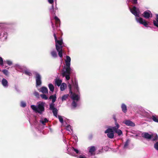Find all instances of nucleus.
<instances>
[{
	"mask_svg": "<svg viewBox=\"0 0 158 158\" xmlns=\"http://www.w3.org/2000/svg\"><path fill=\"white\" fill-rule=\"evenodd\" d=\"M68 86L70 89L69 93H70L71 98L73 101L72 106L74 107H75L77 106V102L79 99V96L78 94H77L72 93L71 89V85L70 84H69Z\"/></svg>",
	"mask_w": 158,
	"mask_h": 158,
	"instance_id": "423d86ee",
	"label": "nucleus"
},
{
	"mask_svg": "<svg viewBox=\"0 0 158 158\" xmlns=\"http://www.w3.org/2000/svg\"><path fill=\"white\" fill-rule=\"evenodd\" d=\"M58 118H59V119L60 122L61 123H63V117L60 115H58Z\"/></svg>",
	"mask_w": 158,
	"mask_h": 158,
	"instance_id": "7c9ffc66",
	"label": "nucleus"
},
{
	"mask_svg": "<svg viewBox=\"0 0 158 158\" xmlns=\"http://www.w3.org/2000/svg\"><path fill=\"white\" fill-rule=\"evenodd\" d=\"M34 94V95L36 97H38L39 96V94L38 92H35Z\"/></svg>",
	"mask_w": 158,
	"mask_h": 158,
	"instance_id": "ea45409f",
	"label": "nucleus"
},
{
	"mask_svg": "<svg viewBox=\"0 0 158 158\" xmlns=\"http://www.w3.org/2000/svg\"><path fill=\"white\" fill-rule=\"evenodd\" d=\"M66 67L65 68V71L62 73L63 76H65L67 80L70 79L69 74L71 73V69L70 68L71 58L69 56H66V59L65 60Z\"/></svg>",
	"mask_w": 158,
	"mask_h": 158,
	"instance_id": "7ed1b4c3",
	"label": "nucleus"
},
{
	"mask_svg": "<svg viewBox=\"0 0 158 158\" xmlns=\"http://www.w3.org/2000/svg\"><path fill=\"white\" fill-rule=\"evenodd\" d=\"M115 126L113 127V130L114 132L118 134V135L120 136L123 134L122 131L120 129H118L119 127V124L116 122H115Z\"/></svg>",
	"mask_w": 158,
	"mask_h": 158,
	"instance_id": "1a4fd4ad",
	"label": "nucleus"
},
{
	"mask_svg": "<svg viewBox=\"0 0 158 158\" xmlns=\"http://www.w3.org/2000/svg\"><path fill=\"white\" fill-rule=\"evenodd\" d=\"M2 35L0 33V36H1Z\"/></svg>",
	"mask_w": 158,
	"mask_h": 158,
	"instance_id": "09e8293b",
	"label": "nucleus"
},
{
	"mask_svg": "<svg viewBox=\"0 0 158 158\" xmlns=\"http://www.w3.org/2000/svg\"><path fill=\"white\" fill-rule=\"evenodd\" d=\"M48 0V2L49 3H50L51 4H52L53 2H54L53 0Z\"/></svg>",
	"mask_w": 158,
	"mask_h": 158,
	"instance_id": "79ce46f5",
	"label": "nucleus"
},
{
	"mask_svg": "<svg viewBox=\"0 0 158 158\" xmlns=\"http://www.w3.org/2000/svg\"><path fill=\"white\" fill-rule=\"evenodd\" d=\"M3 73L6 75H7L8 74V71L6 69H4L2 71Z\"/></svg>",
	"mask_w": 158,
	"mask_h": 158,
	"instance_id": "72a5a7b5",
	"label": "nucleus"
},
{
	"mask_svg": "<svg viewBox=\"0 0 158 158\" xmlns=\"http://www.w3.org/2000/svg\"><path fill=\"white\" fill-rule=\"evenodd\" d=\"M51 53L52 56L54 58H56L57 57V54L55 51H52Z\"/></svg>",
	"mask_w": 158,
	"mask_h": 158,
	"instance_id": "a878e982",
	"label": "nucleus"
},
{
	"mask_svg": "<svg viewBox=\"0 0 158 158\" xmlns=\"http://www.w3.org/2000/svg\"><path fill=\"white\" fill-rule=\"evenodd\" d=\"M69 95L68 94H65L63 96L62 98L61 99L62 101L66 100L69 97Z\"/></svg>",
	"mask_w": 158,
	"mask_h": 158,
	"instance_id": "cd10ccee",
	"label": "nucleus"
},
{
	"mask_svg": "<svg viewBox=\"0 0 158 158\" xmlns=\"http://www.w3.org/2000/svg\"><path fill=\"white\" fill-rule=\"evenodd\" d=\"M143 16L146 19H148L149 17H152V15L150 11H146L143 13Z\"/></svg>",
	"mask_w": 158,
	"mask_h": 158,
	"instance_id": "f8f14e48",
	"label": "nucleus"
},
{
	"mask_svg": "<svg viewBox=\"0 0 158 158\" xmlns=\"http://www.w3.org/2000/svg\"><path fill=\"white\" fill-rule=\"evenodd\" d=\"M131 12L136 17V19L137 22L143 25L145 27H148V24L142 18L139 17L140 12L138 8L134 6L132 8L129 7Z\"/></svg>",
	"mask_w": 158,
	"mask_h": 158,
	"instance_id": "f257e3e1",
	"label": "nucleus"
},
{
	"mask_svg": "<svg viewBox=\"0 0 158 158\" xmlns=\"http://www.w3.org/2000/svg\"><path fill=\"white\" fill-rule=\"evenodd\" d=\"M71 151L72 152H75L77 154H78L79 153V150L76 149L74 148H71Z\"/></svg>",
	"mask_w": 158,
	"mask_h": 158,
	"instance_id": "2f4dec72",
	"label": "nucleus"
},
{
	"mask_svg": "<svg viewBox=\"0 0 158 158\" xmlns=\"http://www.w3.org/2000/svg\"><path fill=\"white\" fill-rule=\"evenodd\" d=\"M139 114L141 115L144 117L147 118L149 121H151L152 119L154 121L158 123V116L156 115H153L151 117L149 114L144 110L141 109V110H138L137 112L135 113V114Z\"/></svg>",
	"mask_w": 158,
	"mask_h": 158,
	"instance_id": "20e7f679",
	"label": "nucleus"
},
{
	"mask_svg": "<svg viewBox=\"0 0 158 158\" xmlns=\"http://www.w3.org/2000/svg\"><path fill=\"white\" fill-rule=\"evenodd\" d=\"M66 130L68 131V133L69 135H72L73 133V130L70 125H68L66 128Z\"/></svg>",
	"mask_w": 158,
	"mask_h": 158,
	"instance_id": "dca6fc26",
	"label": "nucleus"
},
{
	"mask_svg": "<svg viewBox=\"0 0 158 158\" xmlns=\"http://www.w3.org/2000/svg\"><path fill=\"white\" fill-rule=\"evenodd\" d=\"M52 26L53 28H54V26L53 25V24L52 23Z\"/></svg>",
	"mask_w": 158,
	"mask_h": 158,
	"instance_id": "de8ad7c7",
	"label": "nucleus"
},
{
	"mask_svg": "<svg viewBox=\"0 0 158 158\" xmlns=\"http://www.w3.org/2000/svg\"><path fill=\"white\" fill-rule=\"evenodd\" d=\"M45 104V102H40L37 103V106L34 105H31V108L36 113L37 112L42 114L44 110Z\"/></svg>",
	"mask_w": 158,
	"mask_h": 158,
	"instance_id": "39448f33",
	"label": "nucleus"
},
{
	"mask_svg": "<svg viewBox=\"0 0 158 158\" xmlns=\"http://www.w3.org/2000/svg\"><path fill=\"white\" fill-rule=\"evenodd\" d=\"M39 91L43 94H48V90L47 88L44 86H42L39 90Z\"/></svg>",
	"mask_w": 158,
	"mask_h": 158,
	"instance_id": "2eb2a0df",
	"label": "nucleus"
},
{
	"mask_svg": "<svg viewBox=\"0 0 158 158\" xmlns=\"http://www.w3.org/2000/svg\"><path fill=\"white\" fill-rule=\"evenodd\" d=\"M5 62L9 65H11L12 64V62L10 60H6Z\"/></svg>",
	"mask_w": 158,
	"mask_h": 158,
	"instance_id": "c9c22d12",
	"label": "nucleus"
},
{
	"mask_svg": "<svg viewBox=\"0 0 158 158\" xmlns=\"http://www.w3.org/2000/svg\"><path fill=\"white\" fill-rule=\"evenodd\" d=\"M49 98L50 99H52V103H54L56 99V95H51L50 97Z\"/></svg>",
	"mask_w": 158,
	"mask_h": 158,
	"instance_id": "412c9836",
	"label": "nucleus"
},
{
	"mask_svg": "<svg viewBox=\"0 0 158 158\" xmlns=\"http://www.w3.org/2000/svg\"><path fill=\"white\" fill-rule=\"evenodd\" d=\"M89 151V155L90 156L94 155L95 154V152L96 150L94 146H91L89 147L88 148Z\"/></svg>",
	"mask_w": 158,
	"mask_h": 158,
	"instance_id": "9b49d317",
	"label": "nucleus"
},
{
	"mask_svg": "<svg viewBox=\"0 0 158 158\" xmlns=\"http://www.w3.org/2000/svg\"><path fill=\"white\" fill-rule=\"evenodd\" d=\"M142 135L143 137L148 139H151L152 137V134H150L147 132L143 133Z\"/></svg>",
	"mask_w": 158,
	"mask_h": 158,
	"instance_id": "4468645a",
	"label": "nucleus"
},
{
	"mask_svg": "<svg viewBox=\"0 0 158 158\" xmlns=\"http://www.w3.org/2000/svg\"><path fill=\"white\" fill-rule=\"evenodd\" d=\"M74 87H75V89H76V92H78L79 91V88L78 87V82L76 80H75L74 84Z\"/></svg>",
	"mask_w": 158,
	"mask_h": 158,
	"instance_id": "aec40b11",
	"label": "nucleus"
},
{
	"mask_svg": "<svg viewBox=\"0 0 158 158\" xmlns=\"http://www.w3.org/2000/svg\"><path fill=\"white\" fill-rule=\"evenodd\" d=\"M123 123L128 126L134 127L135 126V124L131 121L129 120H125L123 122Z\"/></svg>",
	"mask_w": 158,
	"mask_h": 158,
	"instance_id": "ddd939ff",
	"label": "nucleus"
},
{
	"mask_svg": "<svg viewBox=\"0 0 158 158\" xmlns=\"http://www.w3.org/2000/svg\"><path fill=\"white\" fill-rule=\"evenodd\" d=\"M62 82V80L60 79H56V83L58 86H59L61 85L60 84Z\"/></svg>",
	"mask_w": 158,
	"mask_h": 158,
	"instance_id": "393cba45",
	"label": "nucleus"
},
{
	"mask_svg": "<svg viewBox=\"0 0 158 158\" xmlns=\"http://www.w3.org/2000/svg\"><path fill=\"white\" fill-rule=\"evenodd\" d=\"M114 131L113 127H111L108 128L105 131V133L107 134V136L110 139H113L114 137Z\"/></svg>",
	"mask_w": 158,
	"mask_h": 158,
	"instance_id": "0eeeda50",
	"label": "nucleus"
},
{
	"mask_svg": "<svg viewBox=\"0 0 158 158\" xmlns=\"http://www.w3.org/2000/svg\"><path fill=\"white\" fill-rule=\"evenodd\" d=\"M4 35H5V39H6L7 38V34L6 33H5L4 34Z\"/></svg>",
	"mask_w": 158,
	"mask_h": 158,
	"instance_id": "a18cd8bd",
	"label": "nucleus"
},
{
	"mask_svg": "<svg viewBox=\"0 0 158 158\" xmlns=\"http://www.w3.org/2000/svg\"><path fill=\"white\" fill-rule=\"evenodd\" d=\"M0 65L1 66L3 65V60L2 57L0 56Z\"/></svg>",
	"mask_w": 158,
	"mask_h": 158,
	"instance_id": "e433bc0d",
	"label": "nucleus"
},
{
	"mask_svg": "<svg viewBox=\"0 0 158 158\" xmlns=\"http://www.w3.org/2000/svg\"><path fill=\"white\" fill-rule=\"evenodd\" d=\"M79 158H86L85 156H79Z\"/></svg>",
	"mask_w": 158,
	"mask_h": 158,
	"instance_id": "37998d69",
	"label": "nucleus"
},
{
	"mask_svg": "<svg viewBox=\"0 0 158 158\" xmlns=\"http://www.w3.org/2000/svg\"><path fill=\"white\" fill-rule=\"evenodd\" d=\"M25 73L29 76H30L31 75V73L30 72V71L29 70H26L25 71Z\"/></svg>",
	"mask_w": 158,
	"mask_h": 158,
	"instance_id": "f704fd0d",
	"label": "nucleus"
},
{
	"mask_svg": "<svg viewBox=\"0 0 158 158\" xmlns=\"http://www.w3.org/2000/svg\"><path fill=\"white\" fill-rule=\"evenodd\" d=\"M53 9H54V6H53V5H52V9H50V11H52V10H53Z\"/></svg>",
	"mask_w": 158,
	"mask_h": 158,
	"instance_id": "c03bdc74",
	"label": "nucleus"
},
{
	"mask_svg": "<svg viewBox=\"0 0 158 158\" xmlns=\"http://www.w3.org/2000/svg\"><path fill=\"white\" fill-rule=\"evenodd\" d=\"M122 111L124 113H126L127 112V107L126 105L124 103L122 104L121 106Z\"/></svg>",
	"mask_w": 158,
	"mask_h": 158,
	"instance_id": "a211bd4d",
	"label": "nucleus"
},
{
	"mask_svg": "<svg viewBox=\"0 0 158 158\" xmlns=\"http://www.w3.org/2000/svg\"><path fill=\"white\" fill-rule=\"evenodd\" d=\"M69 154H70V155H72L74 156V155L73 154H72V153H71V152H70L69 153Z\"/></svg>",
	"mask_w": 158,
	"mask_h": 158,
	"instance_id": "49530a36",
	"label": "nucleus"
},
{
	"mask_svg": "<svg viewBox=\"0 0 158 158\" xmlns=\"http://www.w3.org/2000/svg\"><path fill=\"white\" fill-rule=\"evenodd\" d=\"M153 23L154 25L158 27V15H156V20L153 21Z\"/></svg>",
	"mask_w": 158,
	"mask_h": 158,
	"instance_id": "4be33fe9",
	"label": "nucleus"
},
{
	"mask_svg": "<svg viewBox=\"0 0 158 158\" xmlns=\"http://www.w3.org/2000/svg\"><path fill=\"white\" fill-rule=\"evenodd\" d=\"M26 106V103L23 102L22 101L21 102V106L22 107H25Z\"/></svg>",
	"mask_w": 158,
	"mask_h": 158,
	"instance_id": "473e14b6",
	"label": "nucleus"
},
{
	"mask_svg": "<svg viewBox=\"0 0 158 158\" xmlns=\"http://www.w3.org/2000/svg\"><path fill=\"white\" fill-rule=\"evenodd\" d=\"M54 19L56 21V24H60V19H59V18L57 17L56 16H55L54 17Z\"/></svg>",
	"mask_w": 158,
	"mask_h": 158,
	"instance_id": "c85d7f7f",
	"label": "nucleus"
},
{
	"mask_svg": "<svg viewBox=\"0 0 158 158\" xmlns=\"http://www.w3.org/2000/svg\"><path fill=\"white\" fill-rule=\"evenodd\" d=\"M2 84L5 87H7L8 86V81L5 78H3L2 81Z\"/></svg>",
	"mask_w": 158,
	"mask_h": 158,
	"instance_id": "f3484780",
	"label": "nucleus"
},
{
	"mask_svg": "<svg viewBox=\"0 0 158 158\" xmlns=\"http://www.w3.org/2000/svg\"><path fill=\"white\" fill-rule=\"evenodd\" d=\"M137 0H132V3L133 4H136L137 2Z\"/></svg>",
	"mask_w": 158,
	"mask_h": 158,
	"instance_id": "a19ab883",
	"label": "nucleus"
},
{
	"mask_svg": "<svg viewBox=\"0 0 158 158\" xmlns=\"http://www.w3.org/2000/svg\"><path fill=\"white\" fill-rule=\"evenodd\" d=\"M48 86L50 90L53 92L54 90V87L52 84H48Z\"/></svg>",
	"mask_w": 158,
	"mask_h": 158,
	"instance_id": "5701e85b",
	"label": "nucleus"
},
{
	"mask_svg": "<svg viewBox=\"0 0 158 158\" xmlns=\"http://www.w3.org/2000/svg\"><path fill=\"white\" fill-rule=\"evenodd\" d=\"M35 74L36 76V86L37 87L41 84V77L40 75L37 73L35 72Z\"/></svg>",
	"mask_w": 158,
	"mask_h": 158,
	"instance_id": "9d476101",
	"label": "nucleus"
},
{
	"mask_svg": "<svg viewBox=\"0 0 158 158\" xmlns=\"http://www.w3.org/2000/svg\"><path fill=\"white\" fill-rule=\"evenodd\" d=\"M40 97L43 99H44L45 100H47L48 99V97L46 96V95L44 94H41Z\"/></svg>",
	"mask_w": 158,
	"mask_h": 158,
	"instance_id": "c756f323",
	"label": "nucleus"
},
{
	"mask_svg": "<svg viewBox=\"0 0 158 158\" xmlns=\"http://www.w3.org/2000/svg\"><path fill=\"white\" fill-rule=\"evenodd\" d=\"M60 86L61 91H64L67 87L66 84L65 83H62Z\"/></svg>",
	"mask_w": 158,
	"mask_h": 158,
	"instance_id": "6ab92c4d",
	"label": "nucleus"
},
{
	"mask_svg": "<svg viewBox=\"0 0 158 158\" xmlns=\"http://www.w3.org/2000/svg\"><path fill=\"white\" fill-rule=\"evenodd\" d=\"M129 142V140L128 139L127 140L126 142L125 143L124 145V148H126L127 147V146L128 145Z\"/></svg>",
	"mask_w": 158,
	"mask_h": 158,
	"instance_id": "58836bf2",
	"label": "nucleus"
},
{
	"mask_svg": "<svg viewBox=\"0 0 158 158\" xmlns=\"http://www.w3.org/2000/svg\"><path fill=\"white\" fill-rule=\"evenodd\" d=\"M53 35L55 41L56 49L58 52L59 56L60 58H62L63 56L62 50L63 48L62 45L63 44V40L61 38H59L58 40H57L55 33Z\"/></svg>",
	"mask_w": 158,
	"mask_h": 158,
	"instance_id": "f03ea898",
	"label": "nucleus"
},
{
	"mask_svg": "<svg viewBox=\"0 0 158 158\" xmlns=\"http://www.w3.org/2000/svg\"><path fill=\"white\" fill-rule=\"evenodd\" d=\"M154 148L156 150H158V142H156L154 144Z\"/></svg>",
	"mask_w": 158,
	"mask_h": 158,
	"instance_id": "4c0bfd02",
	"label": "nucleus"
},
{
	"mask_svg": "<svg viewBox=\"0 0 158 158\" xmlns=\"http://www.w3.org/2000/svg\"><path fill=\"white\" fill-rule=\"evenodd\" d=\"M48 121V120L46 118H44V119H42L40 120V122L43 125H45V123L47 122Z\"/></svg>",
	"mask_w": 158,
	"mask_h": 158,
	"instance_id": "bb28decb",
	"label": "nucleus"
},
{
	"mask_svg": "<svg viewBox=\"0 0 158 158\" xmlns=\"http://www.w3.org/2000/svg\"><path fill=\"white\" fill-rule=\"evenodd\" d=\"M152 137L151 139H152L153 140H156L158 138V136L156 134H152Z\"/></svg>",
	"mask_w": 158,
	"mask_h": 158,
	"instance_id": "b1692460",
	"label": "nucleus"
},
{
	"mask_svg": "<svg viewBox=\"0 0 158 158\" xmlns=\"http://www.w3.org/2000/svg\"><path fill=\"white\" fill-rule=\"evenodd\" d=\"M49 110H52L54 115L56 117H57L58 110L55 107V104L54 103H52L50 104Z\"/></svg>",
	"mask_w": 158,
	"mask_h": 158,
	"instance_id": "6e6552de",
	"label": "nucleus"
}]
</instances>
